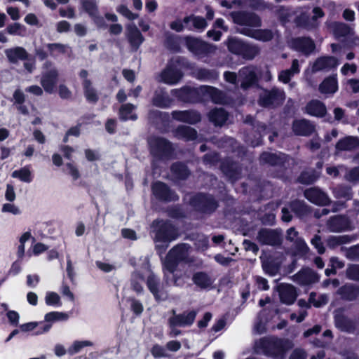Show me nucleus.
<instances>
[{"label": "nucleus", "mask_w": 359, "mask_h": 359, "mask_svg": "<svg viewBox=\"0 0 359 359\" xmlns=\"http://www.w3.org/2000/svg\"><path fill=\"white\" fill-rule=\"evenodd\" d=\"M170 94L180 102L191 104L201 103L208 100L215 104H222L224 99V93L222 90L205 85L198 88L186 85L180 88L172 89Z\"/></svg>", "instance_id": "f257e3e1"}, {"label": "nucleus", "mask_w": 359, "mask_h": 359, "mask_svg": "<svg viewBox=\"0 0 359 359\" xmlns=\"http://www.w3.org/2000/svg\"><path fill=\"white\" fill-rule=\"evenodd\" d=\"M188 205L196 215L201 217L211 216L219 207V201L213 194L201 191L191 194Z\"/></svg>", "instance_id": "f03ea898"}, {"label": "nucleus", "mask_w": 359, "mask_h": 359, "mask_svg": "<svg viewBox=\"0 0 359 359\" xmlns=\"http://www.w3.org/2000/svg\"><path fill=\"white\" fill-rule=\"evenodd\" d=\"M154 241L169 244L180 236L177 227L169 219H156L151 224Z\"/></svg>", "instance_id": "7ed1b4c3"}, {"label": "nucleus", "mask_w": 359, "mask_h": 359, "mask_svg": "<svg viewBox=\"0 0 359 359\" xmlns=\"http://www.w3.org/2000/svg\"><path fill=\"white\" fill-rule=\"evenodd\" d=\"M287 341L276 337H264L261 338L256 344L257 348L262 350V353L267 357L273 358H282L287 348Z\"/></svg>", "instance_id": "20e7f679"}, {"label": "nucleus", "mask_w": 359, "mask_h": 359, "mask_svg": "<svg viewBox=\"0 0 359 359\" xmlns=\"http://www.w3.org/2000/svg\"><path fill=\"white\" fill-rule=\"evenodd\" d=\"M224 44L230 53L241 56L245 60H251L259 55L260 52L258 46L247 43L233 36H229L224 41Z\"/></svg>", "instance_id": "39448f33"}, {"label": "nucleus", "mask_w": 359, "mask_h": 359, "mask_svg": "<svg viewBox=\"0 0 359 359\" xmlns=\"http://www.w3.org/2000/svg\"><path fill=\"white\" fill-rule=\"evenodd\" d=\"M148 144L151 155L157 160H169L174 156L173 144L165 137L160 136L151 137Z\"/></svg>", "instance_id": "423d86ee"}, {"label": "nucleus", "mask_w": 359, "mask_h": 359, "mask_svg": "<svg viewBox=\"0 0 359 359\" xmlns=\"http://www.w3.org/2000/svg\"><path fill=\"white\" fill-rule=\"evenodd\" d=\"M189 62L184 57H177L173 63L169 64L161 72V77L163 83L169 85L177 84L184 76L182 71L178 67L187 68Z\"/></svg>", "instance_id": "0eeeda50"}, {"label": "nucleus", "mask_w": 359, "mask_h": 359, "mask_svg": "<svg viewBox=\"0 0 359 359\" xmlns=\"http://www.w3.org/2000/svg\"><path fill=\"white\" fill-rule=\"evenodd\" d=\"M187 256L186 244H178L172 248L167 253L163 262V270L165 276H166V272H174L179 264L186 259Z\"/></svg>", "instance_id": "6e6552de"}, {"label": "nucleus", "mask_w": 359, "mask_h": 359, "mask_svg": "<svg viewBox=\"0 0 359 359\" xmlns=\"http://www.w3.org/2000/svg\"><path fill=\"white\" fill-rule=\"evenodd\" d=\"M187 256L186 244H178L172 248L167 253L163 262V270L165 276H166V272H174L179 264L186 259Z\"/></svg>", "instance_id": "1a4fd4ad"}, {"label": "nucleus", "mask_w": 359, "mask_h": 359, "mask_svg": "<svg viewBox=\"0 0 359 359\" xmlns=\"http://www.w3.org/2000/svg\"><path fill=\"white\" fill-rule=\"evenodd\" d=\"M285 99V94L283 90L277 87L271 89L263 88L257 100L258 104L264 108L275 109L281 106Z\"/></svg>", "instance_id": "9d476101"}, {"label": "nucleus", "mask_w": 359, "mask_h": 359, "mask_svg": "<svg viewBox=\"0 0 359 359\" xmlns=\"http://www.w3.org/2000/svg\"><path fill=\"white\" fill-rule=\"evenodd\" d=\"M184 45L189 51L196 55L208 56L215 53V45L193 36H183Z\"/></svg>", "instance_id": "9b49d317"}, {"label": "nucleus", "mask_w": 359, "mask_h": 359, "mask_svg": "<svg viewBox=\"0 0 359 359\" xmlns=\"http://www.w3.org/2000/svg\"><path fill=\"white\" fill-rule=\"evenodd\" d=\"M146 285L156 302L168 300L169 294L165 285L161 282L160 278L154 273L151 272L147 276Z\"/></svg>", "instance_id": "f8f14e48"}, {"label": "nucleus", "mask_w": 359, "mask_h": 359, "mask_svg": "<svg viewBox=\"0 0 359 359\" xmlns=\"http://www.w3.org/2000/svg\"><path fill=\"white\" fill-rule=\"evenodd\" d=\"M151 192L156 200L163 203L176 202L180 199L176 191L166 183L156 181L151 184Z\"/></svg>", "instance_id": "ddd939ff"}, {"label": "nucleus", "mask_w": 359, "mask_h": 359, "mask_svg": "<svg viewBox=\"0 0 359 359\" xmlns=\"http://www.w3.org/2000/svg\"><path fill=\"white\" fill-rule=\"evenodd\" d=\"M230 15L233 23L238 25L250 27H259L262 26V20L255 13L238 11L231 12Z\"/></svg>", "instance_id": "4468645a"}, {"label": "nucleus", "mask_w": 359, "mask_h": 359, "mask_svg": "<svg viewBox=\"0 0 359 359\" xmlns=\"http://www.w3.org/2000/svg\"><path fill=\"white\" fill-rule=\"evenodd\" d=\"M172 314L168 320V327H189L195 321L197 311L196 310L185 311L182 313H176V310L172 309L170 311Z\"/></svg>", "instance_id": "2eb2a0df"}, {"label": "nucleus", "mask_w": 359, "mask_h": 359, "mask_svg": "<svg viewBox=\"0 0 359 359\" xmlns=\"http://www.w3.org/2000/svg\"><path fill=\"white\" fill-rule=\"evenodd\" d=\"M257 240L262 245L279 246L283 243L282 234L276 229L262 228L257 233Z\"/></svg>", "instance_id": "dca6fc26"}, {"label": "nucleus", "mask_w": 359, "mask_h": 359, "mask_svg": "<svg viewBox=\"0 0 359 359\" xmlns=\"http://www.w3.org/2000/svg\"><path fill=\"white\" fill-rule=\"evenodd\" d=\"M172 275L170 282L177 287H189L192 286L190 280L192 278L193 269L187 267L184 269L175 268L174 272H168Z\"/></svg>", "instance_id": "f3484780"}, {"label": "nucleus", "mask_w": 359, "mask_h": 359, "mask_svg": "<svg viewBox=\"0 0 359 359\" xmlns=\"http://www.w3.org/2000/svg\"><path fill=\"white\" fill-rule=\"evenodd\" d=\"M304 196L309 202L316 205L326 206L330 203L327 194L318 187L306 189Z\"/></svg>", "instance_id": "a211bd4d"}, {"label": "nucleus", "mask_w": 359, "mask_h": 359, "mask_svg": "<svg viewBox=\"0 0 359 359\" xmlns=\"http://www.w3.org/2000/svg\"><path fill=\"white\" fill-rule=\"evenodd\" d=\"M222 172L231 181L235 182L240 179L241 169L238 163L230 158L223 159L219 165Z\"/></svg>", "instance_id": "6ab92c4d"}, {"label": "nucleus", "mask_w": 359, "mask_h": 359, "mask_svg": "<svg viewBox=\"0 0 359 359\" xmlns=\"http://www.w3.org/2000/svg\"><path fill=\"white\" fill-rule=\"evenodd\" d=\"M335 327L341 332L359 334L357 322L343 313H337L334 316Z\"/></svg>", "instance_id": "aec40b11"}, {"label": "nucleus", "mask_w": 359, "mask_h": 359, "mask_svg": "<svg viewBox=\"0 0 359 359\" xmlns=\"http://www.w3.org/2000/svg\"><path fill=\"white\" fill-rule=\"evenodd\" d=\"M171 115L174 120L190 125H195L201 121V114L194 109L175 110L172 111Z\"/></svg>", "instance_id": "412c9836"}, {"label": "nucleus", "mask_w": 359, "mask_h": 359, "mask_svg": "<svg viewBox=\"0 0 359 359\" xmlns=\"http://www.w3.org/2000/svg\"><path fill=\"white\" fill-rule=\"evenodd\" d=\"M151 104L158 108L168 109L174 104V100L170 97L165 88L158 87L154 92Z\"/></svg>", "instance_id": "4be33fe9"}, {"label": "nucleus", "mask_w": 359, "mask_h": 359, "mask_svg": "<svg viewBox=\"0 0 359 359\" xmlns=\"http://www.w3.org/2000/svg\"><path fill=\"white\" fill-rule=\"evenodd\" d=\"M327 226L330 232H343L351 229V221L344 215H334L327 220Z\"/></svg>", "instance_id": "5701e85b"}, {"label": "nucleus", "mask_w": 359, "mask_h": 359, "mask_svg": "<svg viewBox=\"0 0 359 359\" xmlns=\"http://www.w3.org/2000/svg\"><path fill=\"white\" fill-rule=\"evenodd\" d=\"M277 291L282 303L291 305L296 301L297 294L294 286L287 283H280L277 286Z\"/></svg>", "instance_id": "b1692460"}, {"label": "nucleus", "mask_w": 359, "mask_h": 359, "mask_svg": "<svg viewBox=\"0 0 359 359\" xmlns=\"http://www.w3.org/2000/svg\"><path fill=\"white\" fill-rule=\"evenodd\" d=\"M293 278L300 285H309L319 281L318 274L310 268L301 269Z\"/></svg>", "instance_id": "393cba45"}, {"label": "nucleus", "mask_w": 359, "mask_h": 359, "mask_svg": "<svg viewBox=\"0 0 359 359\" xmlns=\"http://www.w3.org/2000/svg\"><path fill=\"white\" fill-rule=\"evenodd\" d=\"M192 285H195L201 290H208L212 288L213 280L210 276L205 271H195L192 273Z\"/></svg>", "instance_id": "a878e982"}, {"label": "nucleus", "mask_w": 359, "mask_h": 359, "mask_svg": "<svg viewBox=\"0 0 359 359\" xmlns=\"http://www.w3.org/2000/svg\"><path fill=\"white\" fill-rule=\"evenodd\" d=\"M170 170L172 177L177 181H185L191 174L187 164L180 161L173 162L170 165Z\"/></svg>", "instance_id": "bb28decb"}, {"label": "nucleus", "mask_w": 359, "mask_h": 359, "mask_svg": "<svg viewBox=\"0 0 359 359\" xmlns=\"http://www.w3.org/2000/svg\"><path fill=\"white\" fill-rule=\"evenodd\" d=\"M337 294L344 301H355L359 299V285L349 283H345L337 289Z\"/></svg>", "instance_id": "cd10ccee"}, {"label": "nucleus", "mask_w": 359, "mask_h": 359, "mask_svg": "<svg viewBox=\"0 0 359 359\" xmlns=\"http://www.w3.org/2000/svg\"><path fill=\"white\" fill-rule=\"evenodd\" d=\"M339 60L334 56H321L318 57L313 64L312 71L317 72L323 70H330L337 68Z\"/></svg>", "instance_id": "c85d7f7f"}, {"label": "nucleus", "mask_w": 359, "mask_h": 359, "mask_svg": "<svg viewBox=\"0 0 359 359\" xmlns=\"http://www.w3.org/2000/svg\"><path fill=\"white\" fill-rule=\"evenodd\" d=\"M242 77L241 87L247 90L257 84L259 79L255 69L250 67H244L239 71Z\"/></svg>", "instance_id": "c756f323"}, {"label": "nucleus", "mask_w": 359, "mask_h": 359, "mask_svg": "<svg viewBox=\"0 0 359 359\" xmlns=\"http://www.w3.org/2000/svg\"><path fill=\"white\" fill-rule=\"evenodd\" d=\"M292 129L293 133L297 136L308 137L311 135L315 131V126L307 119L294 120L292 122Z\"/></svg>", "instance_id": "7c9ffc66"}, {"label": "nucleus", "mask_w": 359, "mask_h": 359, "mask_svg": "<svg viewBox=\"0 0 359 359\" xmlns=\"http://www.w3.org/2000/svg\"><path fill=\"white\" fill-rule=\"evenodd\" d=\"M293 48L305 55H309L313 53L316 48V44L313 40L309 36L297 37L292 40Z\"/></svg>", "instance_id": "2f4dec72"}, {"label": "nucleus", "mask_w": 359, "mask_h": 359, "mask_svg": "<svg viewBox=\"0 0 359 359\" xmlns=\"http://www.w3.org/2000/svg\"><path fill=\"white\" fill-rule=\"evenodd\" d=\"M126 32V37L128 43L133 50H137L144 41L142 34L134 24L128 25Z\"/></svg>", "instance_id": "473e14b6"}, {"label": "nucleus", "mask_w": 359, "mask_h": 359, "mask_svg": "<svg viewBox=\"0 0 359 359\" xmlns=\"http://www.w3.org/2000/svg\"><path fill=\"white\" fill-rule=\"evenodd\" d=\"M173 136L185 142L194 141L198 137L196 130L188 126L180 125L172 130Z\"/></svg>", "instance_id": "72a5a7b5"}, {"label": "nucleus", "mask_w": 359, "mask_h": 359, "mask_svg": "<svg viewBox=\"0 0 359 359\" xmlns=\"http://www.w3.org/2000/svg\"><path fill=\"white\" fill-rule=\"evenodd\" d=\"M58 72L56 69H51L43 74L41 84L44 90L48 93H52L58 80Z\"/></svg>", "instance_id": "f704fd0d"}, {"label": "nucleus", "mask_w": 359, "mask_h": 359, "mask_svg": "<svg viewBox=\"0 0 359 359\" xmlns=\"http://www.w3.org/2000/svg\"><path fill=\"white\" fill-rule=\"evenodd\" d=\"M208 118L215 126L221 127L226 123L229 118V113L223 108L215 107L208 112Z\"/></svg>", "instance_id": "c9c22d12"}, {"label": "nucleus", "mask_w": 359, "mask_h": 359, "mask_svg": "<svg viewBox=\"0 0 359 359\" xmlns=\"http://www.w3.org/2000/svg\"><path fill=\"white\" fill-rule=\"evenodd\" d=\"M149 118L156 125L161 124V128L165 130L170 127V114L168 112L161 111L158 110H150L148 114Z\"/></svg>", "instance_id": "e433bc0d"}, {"label": "nucleus", "mask_w": 359, "mask_h": 359, "mask_svg": "<svg viewBox=\"0 0 359 359\" xmlns=\"http://www.w3.org/2000/svg\"><path fill=\"white\" fill-rule=\"evenodd\" d=\"M306 112L312 116L322 118L325 116L327 109L323 102L318 100H312L306 104Z\"/></svg>", "instance_id": "4c0bfd02"}, {"label": "nucleus", "mask_w": 359, "mask_h": 359, "mask_svg": "<svg viewBox=\"0 0 359 359\" xmlns=\"http://www.w3.org/2000/svg\"><path fill=\"white\" fill-rule=\"evenodd\" d=\"M359 148V138L357 137L347 136L340 139L335 145L338 151H353Z\"/></svg>", "instance_id": "58836bf2"}, {"label": "nucleus", "mask_w": 359, "mask_h": 359, "mask_svg": "<svg viewBox=\"0 0 359 359\" xmlns=\"http://www.w3.org/2000/svg\"><path fill=\"white\" fill-rule=\"evenodd\" d=\"M319 91L323 94H334L338 90L337 74L329 76L319 85Z\"/></svg>", "instance_id": "ea45409f"}, {"label": "nucleus", "mask_w": 359, "mask_h": 359, "mask_svg": "<svg viewBox=\"0 0 359 359\" xmlns=\"http://www.w3.org/2000/svg\"><path fill=\"white\" fill-rule=\"evenodd\" d=\"M259 161L271 166H283L285 160L280 155L269 151H263L259 156Z\"/></svg>", "instance_id": "a19ab883"}, {"label": "nucleus", "mask_w": 359, "mask_h": 359, "mask_svg": "<svg viewBox=\"0 0 359 359\" xmlns=\"http://www.w3.org/2000/svg\"><path fill=\"white\" fill-rule=\"evenodd\" d=\"M6 55L11 63L16 64L18 60H26L28 59V53L22 47H15L6 50Z\"/></svg>", "instance_id": "79ce46f5"}, {"label": "nucleus", "mask_w": 359, "mask_h": 359, "mask_svg": "<svg viewBox=\"0 0 359 359\" xmlns=\"http://www.w3.org/2000/svg\"><path fill=\"white\" fill-rule=\"evenodd\" d=\"M290 209L294 214L299 218L308 215L311 212V209L304 201L295 199L290 202Z\"/></svg>", "instance_id": "37998d69"}, {"label": "nucleus", "mask_w": 359, "mask_h": 359, "mask_svg": "<svg viewBox=\"0 0 359 359\" xmlns=\"http://www.w3.org/2000/svg\"><path fill=\"white\" fill-rule=\"evenodd\" d=\"M135 108L136 106L132 103L123 104L118 110L119 119L122 121H136L138 116L135 113H133Z\"/></svg>", "instance_id": "c03bdc74"}, {"label": "nucleus", "mask_w": 359, "mask_h": 359, "mask_svg": "<svg viewBox=\"0 0 359 359\" xmlns=\"http://www.w3.org/2000/svg\"><path fill=\"white\" fill-rule=\"evenodd\" d=\"M182 41H183V36L175 34H169L165 37V46L167 49L172 53H181L182 48L180 44Z\"/></svg>", "instance_id": "a18cd8bd"}, {"label": "nucleus", "mask_w": 359, "mask_h": 359, "mask_svg": "<svg viewBox=\"0 0 359 359\" xmlns=\"http://www.w3.org/2000/svg\"><path fill=\"white\" fill-rule=\"evenodd\" d=\"M319 175L314 169L309 171L303 170L297 177L296 182L304 185H311L314 184L318 179Z\"/></svg>", "instance_id": "49530a36"}, {"label": "nucleus", "mask_w": 359, "mask_h": 359, "mask_svg": "<svg viewBox=\"0 0 359 359\" xmlns=\"http://www.w3.org/2000/svg\"><path fill=\"white\" fill-rule=\"evenodd\" d=\"M82 86L83 88V93L86 100L93 104H95L99 100V96L96 90L92 86L90 80L82 81Z\"/></svg>", "instance_id": "de8ad7c7"}, {"label": "nucleus", "mask_w": 359, "mask_h": 359, "mask_svg": "<svg viewBox=\"0 0 359 359\" xmlns=\"http://www.w3.org/2000/svg\"><path fill=\"white\" fill-rule=\"evenodd\" d=\"M13 97L14 103L17 105L18 111L23 115H28V108L24 104L26 100L24 93L20 89H16L13 94Z\"/></svg>", "instance_id": "09e8293b"}, {"label": "nucleus", "mask_w": 359, "mask_h": 359, "mask_svg": "<svg viewBox=\"0 0 359 359\" xmlns=\"http://www.w3.org/2000/svg\"><path fill=\"white\" fill-rule=\"evenodd\" d=\"M353 238L349 235L330 236L327 238V245L330 249H334L343 244L350 243Z\"/></svg>", "instance_id": "8fccbe9b"}, {"label": "nucleus", "mask_w": 359, "mask_h": 359, "mask_svg": "<svg viewBox=\"0 0 359 359\" xmlns=\"http://www.w3.org/2000/svg\"><path fill=\"white\" fill-rule=\"evenodd\" d=\"M196 78L200 81H216L219 78V72L216 69L201 67L196 70Z\"/></svg>", "instance_id": "3c124183"}, {"label": "nucleus", "mask_w": 359, "mask_h": 359, "mask_svg": "<svg viewBox=\"0 0 359 359\" xmlns=\"http://www.w3.org/2000/svg\"><path fill=\"white\" fill-rule=\"evenodd\" d=\"M333 33L336 38L346 37L353 32L349 25L346 23L335 22L333 24Z\"/></svg>", "instance_id": "603ef678"}, {"label": "nucleus", "mask_w": 359, "mask_h": 359, "mask_svg": "<svg viewBox=\"0 0 359 359\" xmlns=\"http://www.w3.org/2000/svg\"><path fill=\"white\" fill-rule=\"evenodd\" d=\"M11 176L13 178H18L20 181L26 183H30L33 180V176L29 168L27 166L21 168L19 170H14Z\"/></svg>", "instance_id": "864d4df0"}, {"label": "nucleus", "mask_w": 359, "mask_h": 359, "mask_svg": "<svg viewBox=\"0 0 359 359\" xmlns=\"http://www.w3.org/2000/svg\"><path fill=\"white\" fill-rule=\"evenodd\" d=\"M262 266L265 273L273 276L279 271V265L272 259H268L262 262Z\"/></svg>", "instance_id": "5fc2aeb1"}, {"label": "nucleus", "mask_w": 359, "mask_h": 359, "mask_svg": "<svg viewBox=\"0 0 359 359\" xmlns=\"http://www.w3.org/2000/svg\"><path fill=\"white\" fill-rule=\"evenodd\" d=\"M334 196L339 199L349 200L352 198V189L350 187L346 185H339L334 189Z\"/></svg>", "instance_id": "6e6d98bb"}, {"label": "nucleus", "mask_w": 359, "mask_h": 359, "mask_svg": "<svg viewBox=\"0 0 359 359\" xmlns=\"http://www.w3.org/2000/svg\"><path fill=\"white\" fill-rule=\"evenodd\" d=\"M294 254L300 257H305L309 252V248L302 238H297L294 243Z\"/></svg>", "instance_id": "4d7b16f0"}, {"label": "nucleus", "mask_w": 359, "mask_h": 359, "mask_svg": "<svg viewBox=\"0 0 359 359\" xmlns=\"http://www.w3.org/2000/svg\"><path fill=\"white\" fill-rule=\"evenodd\" d=\"M273 37V32L269 29H259L255 30L254 39L263 42L271 41Z\"/></svg>", "instance_id": "13d9d810"}, {"label": "nucleus", "mask_w": 359, "mask_h": 359, "mask_svg": "<svg viewBox=\"0 0 359 359\" xmlns=\"http://www.w3.org/2000/svg\"><path fill=\"white\" fill-rule=\"evenodd\" d=\"M69 316L62 312L51 311L45 315L44 319L47 323H53L58 320H66Z\"/></svg>", "instance_id": "bf43d9fd"}, {"label": "nucleus", "mask_w": 359, "mask_h": 359, "mask_svg": "<svg viewBox=\"0 0 359 359\" xmlns=\"http://www.w3.org/2000/svg\"><path fill=\"white\" fill-rule=\"evenodd\" d=\"M82 8L91 17H94L98 12V8L95 0H83Z\"/></svg>", "instance_id": "052dcab7"}, {"label": "nucleus", "mask_w": 359, "mask_h": 359, "mask_svg": "<svg viewBox=\"0 0 359 359\" xmlns=\"http://www.w3.org/2000/svg\"><path fill=\"white\" fill-rule=\"evenodd\" d=\"M346 276L349 280L359 281V264H348L346 270Z\"/></svg>", "instance_id": "680f3d73"}, {"label": "nucleus", "mask_w": 359, "mask_h": 359, "mask_svg": "<svg viewBox=\"0 0 359 359\" xmlns=\"http://www.w3.org/2000/svg\"><path fill=\"white\" fill-rule=\"evenodd\" d=\"M45 302L48 306H60L62 305L60 297L55 292H48L46 294Z\"/></svg>", "instance_id": "e2e57ef3"}, {"label": "nucleus", "mask_w": 359, "mask_h": 359, "mask_svg": "<svg viewBox=\"0 0 359 359\" xmlns=\"http://www.w3.org/2000/svg\"><path fill=\"white\" fill-rule=\"evenodd\" d=\"M93 344L90 341H75L72 346L69 348L68 353L70 355H74L81 351V348L86 346H91Z\"/></svg>", "instance_id": "0e129e2a"}, {"label": "nucleus", "mask_w": 359, "mask_h": 359, "mask_svg": "<svg viewBox=\"0 0 359 359\" xmlns=\"http://www.w3.org/2000/svg\"><path fill=\"white\" fill-rule=\"evenodd\" d=\"M248 141L252 147L261 146L263 144V135L259 131L255 130L248 135Z\"/></svg>", "instance_id": "69168bd1"}, {"label": "nucleus", "mask_w": 359, "mask_h": 359, "mask_svg": "<svg viewBox=\"0 0 359 359\" xmlns=\"http://www.w3.org/2000/svg\"><path fill=\"white\" fill-rule=\"evenodd\" d=\"M168 216L173 219H180L184 217V214L179 205L170 206L166 210Z\"/></svg>", "instance_id": "338daca9"}, {"label": "nucleus", "mask_w": 359, "mask_h": 359, "mask_svg": "<svg viewBox=\"0 0 359 359\" xmlns=\"http://www.w3.org/2000/svg\"><path fill=\"white\" fill-rule=\"evenodd\" d=\"M116 11L130 20H134L138 18V15L133 13L126 5L121 4L116 8Z\"/></svg>", "instance_id": "774afa93"}]
</instances>
